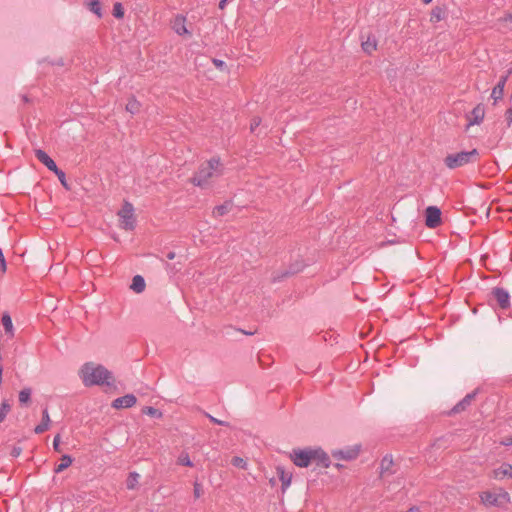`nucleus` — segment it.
<instances>
[{
  "label": "nucleus",
  "instance_id": "f257e3e1",
  "mask_svg": "<svg viewBox=\"0 0 512 512\" xmlns=\"http://www.w3.org/2000/svg\"><path fill=\"white\" fill-rule=\"evenodd\" d=\"M78 375L86 387L104 384L112 385L114 383L112 373L103 365L95 362L84 363L80 367Z\"/></svg>",
  "mask_w": 512,
  "mask_h": 512
},
{
  "label": "nucleus",
  "instance_id": "f03ea898",
  "mask_svg": "<svg viewBox=\"0 0 512 512\" xmlns=\"http://www.w3.org/2000/svg\"><path fill=\"white\" fill-rule=\"evenodd\" d=\"M223 164L219 158H211L203 162L191 179L193 185L206 188L214 178L223 174Z\"/></svg>",
  "mask_w": 512,
  "mask_h": 512
},
{
  "label": "nucleus",
  "instance_id": "7ed1b4c3",
  "mask_svg": "<svg viewBox=\"0 0 512 512\" xmlns=\"http://www.w3.org/2000/svg\"><path fill=\"white\" fill-rule=\"evenodd\" d=\"M479 500L486 508H504L511 503V496L504 488L494 487L481 491L479 493Z\"/></svg>",
  "mask_w": 512,
  "mask_h": 512
},
{
  "label": "nucleus",
  "instance_id": "20e7f679",
  "mask_svg": "<svg viewBox=\"0 0 512 512\" xmlns=\"http://www.w3.org/2000/svg\"><path fill=\"white\" fill-rule=\"evenodd\" d=\"M478 151L476 149H472L471 151L466 152H458L454 154H449L445 157L444 163L449 169H455L462 167L466 164L475 162L478 158Z\"/></svg>",
  "mask_w": 512,
  "mask_h": 512
},
{
  "label": "nucleus",
  "instance_id": "39448f33",
  "mask_svg": "<svg viewBox=\"0 0 512 512\" xmlns=\"http://www.w3.org/2000/svg\"><path fill=\"white\" fill-rule=\"evenodd\" d=\"M120 226L125 230H132L135 226L134 208L130 203H125L118 212Z\"/></svg>",
  "mask_w": 512,
  "mask_h": 512
},
{
  "label": "nucleus",
  "instance_id": "423d86ee",
  "mask_svg": "<svg viewBox=\"0 0 512 512\" xmlns=\"http://www.w3.org/2000/svg\"><path fill=\"white\" fill-rule=\"evenodd\" d=\"M290 459L298 467H308L313 460V449H294L290 454Z\"/></svg>",
  "mask_w": 512,
  "mask_h": 512
},
{
  "label": "nucleus",
  "instance_id": "0eeeda50",
  "mask_svg": "<svg viewBox=\"0 0 512 512\" xmlns=\"http://www.w3.org/2000/svg\"><path fill=\"white\" fill-rule=\"evenodd\" d=\"M491 478L497 481L512 480V465L503 462L491 471Z\"/></svg>",
  "mask_w": 512,
  "mask_h": 512
},
{
  "label": "nucleus",
  "instance_id": "6e6552de",
  "mask_svg": "<svg viewBox=\"0 0 512 512\" xmlns=\"http://www.w3.org/2000/svg\"><path fill=\"white\" fill-rule=\"evenodd\" d=\"M360 453V446L354 445L344 449H338L332 451V456L339 460L351 461L356 459Z\"/></svg>",
  "mask_w": 512,
  "mask_h": 512
},
{
  "label": "nucleus",
  "instance_id": "1a4fd4ad",
  "mask_svg": "<svg viewBox=\"0 0 512 512\" xmlns=\"http://www.w3.org/2000/svg\"><path fill=\"white\" fill-rule=\"evenodd\" d=\"M425 224L428 228H436L441 224V211L436 206H429L425 210Z\"/></svg>",
  "mask_w": 512,
  "mask_h": 512
},
{
  "label": "nucleus",
  "instance_id": "9d476101",
  "mask_svg": "<svg viewBox=\"0 0 512 512\" xmlns=\"http://www.w3.org/2000/svg\"><path fill=\"white\" fill-rule=\"evenodd\" d=\"M137 402L136 397L133 394H127L122 397L116 398L112 402V407L115 409H123L133 407Z\"/></svg>",
  "mask_w": 512,
  "mask_h": 512
},
{
  "label": "nucleus",
  "instance_id": "9b49d317",
  "mask_svg": "<svg viewBox=\"0 0 512 512\" xmlns=\"http://www.w3.org/2000/svg\"><path fill=\"white\" fill-rule=\"evenodd\" d=\"M173 30L180 36L182 35H190L186 27V18L184 16L178 15L174 18L172 23Z\"/></svg>",
  "mask_w": 512,
  "mask_h": 512
},
{
  "label": "nucleus",
  "instance_id": "f8f14e48",
  "mask_svg": "<svg viewBox=\"0 0 512 512\" xmlns=\"http://www.w3.org/2000/svg\"><path fill=\"white\" fill-rule=\"evenodd\" d=\"M35 156L50 171L54 172L58 169L55 162L48 156V154L45 151H43L41 149H37V150H35Z\"/></svg>",
  "mask_w": 512,
  "mask_h": 512
},
{
  "label": "nucleus",
  "instance_id": "ddd939ff",
  "mask_svg": "<svg viewBox=\"0 0 512 512\" xmlns=\"http://www.w3.org/2000/svg\"><path fill=\"white\" fill-rule=\"evenodd\" d=\"M485 116V109L482 105H477L470 113L468 120L469 125H478L480 124Z\"/></svg>",
  "mask_w": 512,
  "mask_h": 512
},
{
  "label": "nucleus",
  "instance_id": "4468645a",
  "mask_svg": "<svg viewBox=\"0 0 512 512\" xmlns=\"http://www.w3.org/2000/svg\"><path fill=\"white\" fill-rule=\"evenodd\" d=\"M276 471L282 483V491L285 492L292 483L293 475L291 472H287L282 466H277Z\"/></svg>",
  "mask_w": 512,
  "mask_h": 512
},
{
  "label": "nucleus",
  "instance_id": "2eb2a0df",
  "mask_svg": "<svg viewBox=\"0 0 512 512\" xmlns=\"http://www.w3.org/2000/svg\"><path fill=\"white\" fill-rule=\"evenodd\" d=\"M312 463H316L322 467H329L330 460L328 455L321 449H313V460Z\"/></svg>",
  "mask_w": 512,
  "mask_h": 512
},
{
  "label": "nucleus",
  "instance_id": "dca6fc26",
  "mask_svg": "<svg viewBox=\"0 0 512 512\" xmlns=\"http://www.w3.org/2000/svg\"><path fill=\"white\" fill-rule=\"evenodd\" d=\"M51 418L47 409H44L42 412V421L39 425H37L34 429L36 434H41L47 431L50 428Z\"/></svg>",
  "mask_w": 512,
  "mask_h": 512
},
{
  "label": "nucleus",
  "instance_id": "f3484780",
  "mask_svg": "<svg viewBox=\"0 0 512 512\" xmlns=\"http://www.w3.org/2000/svg\"><path fill=\"white\" fill-rule=\"evenodd\" d=\"M393 466H394V461H393L392 456H390V455L384 456L380 463L381 476L391 474L393 472L392 471Z\"/></svg>",
  "mask_w": 512,
  "mask_h": 512
},
{
  "label": "nucleus",
  "instance_id": "a211bd4d",
  "mask_svg": "<svg viewBox=\"0 0 512 512\" xmlns=\"http://www.w3.org/2000/svg\"><path fill=\"white\" fill-rule=\"evenodd\" d=\"M493 295L494 297L496 298L498 304L500 305V307L502 308H506L508 307L509 305V294L501 289V288H496L493 290Z\"/></svg>",
  "mask_w": 512,
  "mask_h": 512
},
{
  "label": "nucleus",
  "instance_id": "6ab92c4d",
  "mask_svg": "<svg viewBox=\"0 0 512 512\" xmlns=\"http://www.w3.org/2000/svg\"><path fill=\"white\" fill-rule=\"evenodd\" d=\"M506 83V77H502L498 84L493 88L491 97L494 100V103H496L498 100L502 99L504 94V87Z\"/></svg>",
  "mask_w": 512,
  "mask_h": 512
},
{
  "label": "nucleus",
  "instance_id": "aec40b11",
  "mask_svg": "<svg viewBox=\"0 0 512 512\" xmlns=\"http://www.w3.org/2000/svg\"><path fill=\"white\" fill-rule=\"evenodd\" d=\"M145 280L142 276L136 275L132 279V283L130 285V289L135 293H142L145 289Z\"/></svg>",
  "mask_w": 512,
  "mask_h": 512
},
{
  "label": "nucleus",
  "instance_id": "412c9836",
  "mask_svg": "<svg viewBox=\"0 0 512 512\" xmlns=\"http://www.w3.org/2000/svg\"><path fill=\"white\" fill-rule=\"evenodd\" d=\"M73 459L69 455H63L60 459V463L55 467L54 472L60 473L71 466Z\"/></svg>",
  "mask_w": 512,
  "mask_h": 512
},
{
  "label": "nucleus",
  "instance_id": "4be33fe9",
  "mask_svg": "<svg viewBox=\"0 0 512 512\" xmlns=\"http://www.w3.org/2000/svg\"><path fill=\"white\" fill-rule=\"evenodd\" d=\"M362 49L368 54H372L377 49V42L375 38L368 37L366 41L362 42Z\"/></svg>",
  "mask_w": 512,
  "mask_h": 512
},
{
  "label": "nucleus",
  "instance_id": "5701e85b",
  "mask_svg": "<svg viewBox=\"0 0 512 512\" xmlns=\"http://www.w3.org/2000/svg\"><path fill=\"white\" fill-rule=\"evenodd\" d=\"M140 106V102L135 97H131L126 104V110L131 114H136L139 112Z\"/></svg>",
  "mask_w": 512,
  "mask_h": 512
},
{
  "label": "nucleus",
  "instance_id": "b1692460",
  "mask_svg": "<svg viewBox=\"0 0 512 512\" xmlns=\"http://www.w3.org/2000/svg\"><path fill=\"white\" fill-rule=\"evenodd\" d=\"M19 402L21 405H28L31 398V389L23 388L18 395Z\"/></svg>",
  "mask_w": 512,
  "mask_h": 512
},
{
  "label": "nucleus",
  "instance_id": "393cba45",
  "mask_svg": "<svg viewBox=\"0 0 512 512\" xmlns=\"http://www.w3.org/2000/svg\"><path fill=\"white\" fill-rule=\"evenodd\" d=\"M444 10L441 7H434L430 14V21L433 23L439 22L443 19Z\"/></svg>",
  "mask_w": 512,
  "mask_h": 512
},
{
  "label": "nucleus",
  "instance_id": "a878e982",
  "mask_svg": "<svg viewBox=\"0 0 512 512\" xmlns=\"http://www.w3.org/2000/svg\"><path fill=\"white\" fill-rule=\"evenodd\" d=\"M140 475L136 472H132L129 474L127 479V488L130 490H133L138 485Z\"/></svg>",
  "mask_w": 512,
  "mask_h": 512
},
{
  "label": "nucleus",
  "instance_id": "bb28decb",
  "mask_svg": "<svg viewBox=\"0 0 512 512\" xmlns=\"http://www.w3.org/2000/svg\"><path fill=\"white\" fill-rule=\"evenodd\" d=\"M87 6L98 17L102 16L99 0H87Z\"/></svg>",
  "mask_w": 512,
  "mask_h": 512
},
{
  "label": "nucleus",
  "instance_id": "cd10ccee",
  "mask_svg": "<svg viewBox=\"0 0 512 512\" xmlns=\"http://www.w3.org/2000/svg\"><path fill=\"white\" fill-rule=\"evenodd\" d=\"M2 324L7 333L13 334V323L9 315L5 314L2 317Z\"/></svg>",
  "mask_w": 512,
  "mask_h": 512
},
{
  "label": "nucleus",
  "instance_id": "c85d7f7f",
  "mask_svg": "<svg viewBox=\"0 0 512 512\" xmlns=\"http://www.w3.org/2000/svg\"><path fill=\"white\" fill-rule=\"evenodd\" d=\"M11 407L10 404L5 400L0 405V423L4 421Z\"/></svg>",
  "mask_w": 512,
  "mask_h": 512
},
{
  "label": "nucleus",
  "instance_id": "c756f323",
  "mask_svg": "<svg viewBox=\"0 0 512 512\" xmlns=\"http://www.w3.org/2000/svg\"><path fill=\"white\" fill-rule=\"evenodd\" d=\"M177 463L180 465H183V466H188V467L193 466L188 453H181L177 459Z\"/></svg>",
  "mask_w": 512,
  "mask_h": 512
},
{
  "label": "nucleus",
  "instance_id": "7c9ffc66",
  "mask_svg": "<svg viewBox=\"0 0 512 512\" xmlns=\"http://www.w3.org/2000/svg\"><path fill=\"white\" fill-rule=\"evenodd\" d=\"M231 463L235 466V467H238V468H241V469H246L247 467V462L246 460H244L243 458L239 457V456H235L232 458L231 460Z\"/></svg>",
  "mask_w": 512,
  "mask_h": 512
},
{
  "label": "nucleus",
  "instance_id": "2f4dec72",
  "mask_svg": "<svg viewBox=\"0 0 512 512\" xmlns=\"http://www.w3.org/2000/svg\"><path fill=\"white\" fill-rule=\"evenodd\" d=\"M54 173L57 175V177H58L59 181L61 182L62 186L65 189L69 190L70 187H69V185H68V183L66 181L65 173L62 170H60V169H57L56 171H54Z\"/></svg>",
  "mask_w": 512,
  "mask_h": 512
},
{
  "label": "nucleus",
  "instance_id": "473e14b6",
  "mask_svg": "<svg viewBox=\"0 0 512 512\" xmlns=\"http://www.w3.org/2000/svg\"><path fill=\"white\" fill-rule=\"evenodd\" d=\"M472 398L473 396L472 395H467L462 402H460L458 405L455 406L454 410L455 411H460V410H463L467 405H469L472 401Z\"/></svg>",
  "mask_w": 512,
  "mask_h": 512
},
{
  "label": "nucleus",
  "instance_id": "72a5a7b5",
  "mask_svg": "<svg viewBox=\"0 0 512 512\" xmlns=\"http://www.w3.org/2000/svg\"><path fill=\"white\" fill-rule=\"evenodd\" d=\"M113 15L116 18H123L124 16V9L120 3H115L113 6Z\"/></svg>",
  "mask_w": 512,
  "mask_h": 512
},
{
  "label": "nucleus",
  "instance_id": "f704fd0d",
  "mask_svg": "<svg viewBox=\"0 0 512 512\" xmlns=\"http://www.w3.org/2000/svg\"><path fill=\"white\" fill-rule=\"evenodd\" d=\"M229 211V205L225 204L222 206H218L214 209L213 213L216 216H223Z\"/></svg>",
  "mask_w": 512,
  "mask_h": 512
},
{
  "label": "nucleus",
  "instance_id": "c9c22d12",
  "mask_svg": "<svg viewBox=\"0 0 512 512\" xmlns=\"http://www.w3.org/2000/svg\"><path fill=\"white\" fill-rule=\"evenodd\" d=\"M143 412L147 415H150V416H157V417H161V413L153 408V407H146Z\"/></svg>",
  "mask_w": 512,
  "mask_h": 512
},
{
  "label": "nucleus",
  "instance_id": "e433bc0d",
  "mask_svg": "<svg viewBox=\"0 0 512 512\" xmlns=\"http://www.w3.org/2000/svg\"><path fill=\"white\" fill-rule=\"evenodd\" d=\"M60 443H61V438H60V435L57 434L55 437H54V440H53V448L56 452H61V449H60Z\"/></svg>",
  "mask_w": 512,
  "mask_h": 512
},
{
  "label": "nucleus",
  "instance_id": "4c0bfd02",
  "mask_svg": "<svg viewBox=\"0 0 512 512\" xmlns=\"http://www.w3.org/2000/svg\"><path fill=\"white\" fill-rule=\"evenodd\" d=\"M202 495V487L200 484L195 483L194 484V496L196 498H199Z\"/></svg>",
  "mask_w": 512,
  "mask_h": 512
},
{
  "label": "nucleus",
  "instance_id": "58836bf2",
  "mask_svg": "<svg viewBox=\"0 0 512 512\" xmlns=\"http://www.w3.org/2000/svg\"><path fill=\"white\" fill-rule=\"evenodd\" d=\"M500 444H501V445H504V446H510V445H512V436H508V437L503 438V439L500 441Z\"/></svg>",
  "mask_w": 512,
  "mask_h": 512
},
{
  "label": "nucleus",
  "instance_id": "ea45409f",
  "mask_svg": "<svg viewBox=\"0 0 512 512\" xmlns=\"http://www.w3.org/2000/svg\"><path fill=\"white\" fill-rule=\"evenodd\" d=\"M260 125V119L259 118H254L251 122V125H250V129L251 131H254L256 129V127H258Z\"/></svg>",
  "mask_w": 512,
  "mask_h": 512
},
{
  "label": "nucleus",
  "instance_id": "a19ab883",
  "mask_svg": "<svg viewBox=\"0 0 512 512\" xmlns=\"http://www.w3.org/2000/svg\"><path fill=\"white\" fill-rule=\"evenodd\" d=\"M505 119L508 124L512 123V108L508 109L505 113Z\"/></svg>",
  "mask_w": 512,
  "mask_h": 512
},
{
  "label": "nucleus",
  "instance_id": "79ce46f5",
  "mask_svg": "<svg viewBox=\"0 0 512 512\" xmlns=\"http://www.w3.org/2000/svg\"><path fill=\"white\" fill-rule=\"evenodd\" d=\"M213 64H214L217 68H220V69L224 68V66H225L224 61L219 60V59H213Z\"/></svg>",
  "mask_w": 512,
  "mask_h": 512
},
{
  "label": "nucleus",
  "instance_id": "37998d69",
  "mask_svg": "<svg viewBox=\"0 0 512 512\" xmlns=\"http://www.w3.org/2000/svg\"><path fill=\"white\" fill-rule=\"evenodd\" d=\"M502 20H503L504 22H510V23H512V14H511V13L506 14V15L502 18Z\"/></svg>",
  "mask_w": 512,
  "mask_h": 512
},
{
  "label": "nucleus",
  "instance_id": "c03bdc74",
  "mask_svg": "<svg viewBox=\"0 0 512 512\" xmlns=\"http://www.w3.org/2000/svg\"><path fill=\"white\" fill-rule=\"evenodd\" d=\"M0 268H1L2 272L6 271V261H5L4 257H3V260H0Z\"/></svg>",
  "mask_w": 512,
  "mask_h": 512
},
{
  "label": "nucleus",
  "instance_id": "a18cd8bd",
  "mask_svg": "<svg viewBox=\"0 0 512 512\" xmlns=\"http://www.w3.org/2000/svg\"><path fill=\"white\" fill-rule=\"evenodd\" d=\"M227 2H228V0H221V1L219 2V9H220V10H224V9H225V7H226V5H227Z\"/></svg>",
  "mask_w": 512,
  "mask_h": 512
},
{
  "label": "nucleus",
  "instance_id": "49530a36",
  "mask_svg": "<svg viewBox=\"0 0 512 512\" xmlns=\"http://www.w3.org/2000/svg\"><path fill=\"white\" fill-rule=\"evenodd\" d=\"M21 448H14L12 451V455L18 457L21 454Z\"/></svg>",
  "mask_w": 512,
  "mask_h": 512
},
{
  "label": "nucleus",
  "instance_id": "de8ad7c7",
  "mask_svg": "<svg viewBox=\"0 0 512 512\" xmlns=\"http://www.w3.org/2000/svg\"><path fill=\"white\" fill-rule=\"evenodd\" d=\"M211 419H212V421H213L214 423H217V424H220V425H222V424H223V422H222V421H220V420H217V419H215V418H211Z\"/></svg>",
  "mask_w": 512,
  "mask_h": 512
},
{
  "label": "nucleus",
  "instance_id": "09e8293b",
  "mask_svg": "<svg viewBox=\"0 0 512 512\" xmlns=\"http://www.w3.org/2000/svg\"><path fill=\"white\" fill-rule=\"evenodd\" d=\"M3 257H4V255L2 253V250L0 249V260H3Z\"/></svg>",
  "mask_w": 512,
  "mask_h": 512
},
{
  "label": "nucleus",
  "instance_id": "8fccbe9b",
  "mask_svg": "<svg viewBox=\"0 0 512 512\" xmlns=\"http://www.w3.org/2000/svg\"><path fill=\"white\" fill-rule=\"evenodd\" d=\"M335 467H336V468H338V469H340V468H342V465H341V464H339V463H337V464H335Z\"/></svg>",
  "mask_w": 512,
  "mask_h": 512
},
{
  "label": "nucleus",
  "instance_id": "3c124183",
  "mask_svg": "<svg viewBox=\"0 0 512 512\" xmlns=\"http://www.w3.org/2000/svg\"><path fill=\"white\" fill-rule=\"evenodd\" d=\"M423 2H424L425 4H429L430 2H432V0H423Z\"/></svg>",
  "mask_w": 512,
  "mask_h": 512
},
{
  "label": "nucleus",
  "instance_id": "603ef678",
  "mask_svg": "<svg viewBox=\"0 0 512 512\" xmlns=\"http://www.w3.org/2000/svg\"><path fill=\"white\" fill-rule=\"evenodd\" d=\"M169 258H170V259H173V258H174V255H173V254H169Z\"/></svg>",
  "mask_w": 512,
  "mask_h": 512
}]
</instances>
